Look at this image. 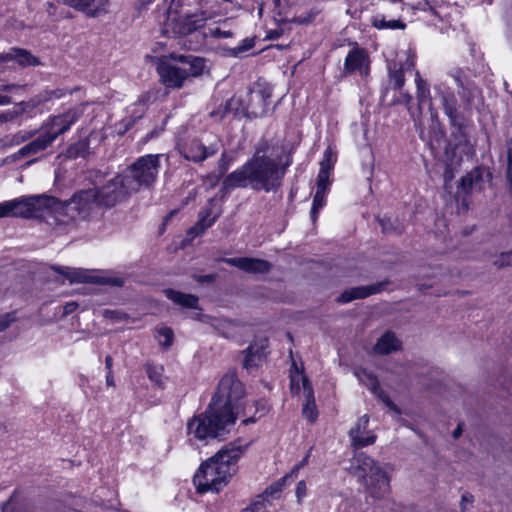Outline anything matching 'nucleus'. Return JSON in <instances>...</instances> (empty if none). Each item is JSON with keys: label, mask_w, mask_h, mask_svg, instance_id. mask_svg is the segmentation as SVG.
<instances>
[{"label": "nucleus", "mask_w": 512, "mask_h": 512, "mask_svg": "<svg viewBox=\"0 0 512 512\" xmlns=\"http://www.w3.org/2000/svg\"><path fill=\"white\" fill-rule=\"evenodd\" d=\"M244 395V386L236 375L225 374L208 408L188 419V442L192 445H207L213 440H223L233 430L238 416L244 411Z\"/></svg>", "instance_id": "f257e3e1"}, {"label": "nucleus", "mask_w": 512, "mask_h": 512, "mask_svg": "<svg viewBox=\"0 0 512 512\" xmlns=\"http://www.w3.org/2000/svg\"><path fill=\"white\" fill-rule=\"evenodd\" d=\"M246 446L229 443L206 459L196 470L193 483L198 493H219L232 480L238 470V461Z\"/></svg>", "instance_id": "f03ea898"}, {"label": "nucleus", "mask_w": 512, "mask_h": 512, "mask_svg": "<svg viewBox=\"0 0 512 512\" xmlns=\"http://www.w3.org/2000/svg\"><path fill=\"white\" fill-rule=\"evenodd\" d=\"M285 168L266 155L257 152L248 162L230 173L222 182L227 190L250 187L265 192L276 191L282 182Z\"/></svg>", "instance_id": "7ed1b4c3"}, {"label": "nucleus", "mask_w": 512, "mask_h": 512, "mask_svg": "<svg viewBox=\"0 0 512 512\" xmlns=\"http://www.w3.org/2000/svg\"><path fill=\"white\" fill-rule=\"evenodd\" d=\"M208 2L196 0H171L165 7L163 30L166 34L187 35L202 28L215 13L208 8Z\"/></svg>", "instance_id": "20e7f679"}, {"label": "nucleus", "mask_w": 512, "mask_h": 512, "mask_svg": "<svg viewBox=\"0 0 512 512\" xmlns=\"http://www.w3.org/2000/svg\"><path fill=\"white\" fill-rule=\"evenodd\" d=\"M208 71L205 59L193 55H170L158 66L161 82L168 88H181L190 77H198Z\"/></svg>", "instance_id": "39448f33"}, {"label": "nucleus", "mask_w": 512, "mask_h": 512, "mask_svg": "<svg viewBox=\"0 0 512 512\" xmlns=\"http://www.w3.org/2000/svg\"><path fill=\"white\" fill-rule=\"evenodd\" d=\"M79 117L77 109H72L63 115L53 117L46 125L45 131L35 140L23 146L16 153L6 158L7 162L17 161L18 159H29L26 165H30L36 161L33 158L40 152L44 151L60 134L67 131Z\"/></svg>", "instance_id": "423d86ee"}, {"label": "nucleus", "mask_w": 512, "mask_h": 512, "mask_svg": "<svg viewBox=\"0 0 512 512\" xmlns=\"http://www.w3.org/2000/svg\"><path fill=\"white\" fill-rule=\"evenodd\" d=\"M351 472L363 479L371 497L380 499L390 490V479L384 468L364 454L356 455L351 462Z\"/></svg>", "instance_id": "0eeeda50"}, {"label": "nucleus", "mask_w": 512, "mask_h": 512, "mask_svg": "<svg viewBox=\"0 0 512 512\" xmlns=\"http://www.w3.org/2000/svg\"><path fill=\"white\" fill-rule=\"evenodd\" d=\"M57 200L45 195L22 196L0 203V218L22 217L38 218L46 211L54 212Z\"/></svg>", "instance_id": "6e6552de"}, {"label": "nucleus", "mask_w": 512, "mask_h": 512, "mask_svg": "<svg viewBox=\"0 0 512 512\" xmlns=\"http://www.w3.org/2000/svg\"><path fill=\"white\" fill-rule=\"evenodd\" d=\"M159 155H145L123 172L127 184L126 187L133 193L141 186L151 185L159 173Z\"/></svg>", "instance_id": "1a4fd4ad"}, {"label": "nucleus", "mask_w": 512, "mask_h": 512, "mask_svg": "<svg viewBox=\"0 0 512 512\" xmlns=\"http://www.w3.org/2000/svg\"><path fill=\"white\" fill-rule=\"evenodd\" d=\"M336 160V152L331 146L327 147L323 153V158L320 162V169L317 176V187L311 208V218L313 221L316 220L320 210L326 205V197L331 185L330 176Z\"/></svg>", "instance_id": "9d476101"}, {"label": "nucleus", "mask_w": 512, "mask_h": 512, "mask_svg": "<svg viewBox=\"0 0 512 512\" xmlns=\"http://www.w3.org/2000/svg\"><path fill=\"white\" fill-rule=\"evenodd\" d=\"M290 387L293 395H303V415L308 420L314 421L317 417L314 392L307 377L304 375L302 365L299 366L294 361L290 370Z\"/></svg>", "instance_id": "9b49d317"}, {"label": "nucleus", "mask_w": 512, "mask_h": 512, "mask_svg": "<svg viewBox=\"0 0 512 512\" xmlns=\"http://www.w3.org/2000/svg\"><path fill=\"white\" fill-rule=\"evenodd\" d=\"M411 6L414 9L421 10L424 13L423 19L440 31H444L450 25L452 13L456 11V8L445 2L418 0L412 3Z\"/></svg>", "instance_id": "f8f14e48"}, {"label": "nucleus", "mask_w": 512, "mask_h": 512, "mask_svg": "<svg viewBox=\"0 0 512 512\" xmlns=\"http://www.w3.org/2000/svg\"><path fill=\"white\" fill-rule=\"evenodd\" d=\"M55 270L61 274L69 283H94V284H111L119 286L122 280L111 277L106 272L99 270H88L72 267H57Z\"/></svg>", "instance_id": "ddd939ff"}, {"label": "nucleus", "mask_w": 512, "mask_h": 512, "mask_svg": "<svg viewBox=\"0 0 512 512\" xmlns=\"http://www.w3.org/2000/svg\"><path fill=\"white\" fill-rule=\"evenodd\" d=\"M126 184L123 173L108 181L99 190L95 191L97 204L113 206L132 194V190L128 189Z\"/></svg>", "instance_id": "4468645a"}, {"label": "nucleus", "mask_w": 512, "mask_h": 512, "mask_svg": "<svg viewBox=\"0 0 512 512\" xmlns=\"http://www.w3.org/2000/svg\"><path fill=\"white\" fill-rule=\"evenodd\" d=\"M94 204H97L95 190L90 189L74 194V196L64 204L57 201L54 211L63 210L71 218H75L76 215L91 209Z\"/></svg>", "instance_id": "2eb2a0df"}, {"label": "nucleus", "mask_w": 512, "mask_h": 512, "mask_svg": "<svg viewBox=\"0 0 512 512\" xmlns=\"http://www.w3.org/2000/svg\"><path fill=\"white\" fill-rule=\"evenodd\" d=\"M63 96L62 91H45L43 94L38 95L37 97L31 99L29 102L21 103L19 106L15 107L12 111H7L5 113L0 114V122L12 120L13 118L22 115L24 113H32V110L38 105L49 101L53 98H60Z\"/></svg>", "instance_id": "dca6fc26"}, {"label": "nucleus", "mask_w": 512, "mask_h": 512, "mask_svg": "<svg viewBox=\"0 0 512 512\" xmlns=\"http://www.w3.org/2000/svg\"><path fill=\"white\" fill-rule=\"evenodd\" d=\"M368 423L369 416L363 415L357 420L355 425L351 428L349 436L353 446L365 447L375 442V434L372 431L367 430Z\"/></svg>", "instance_id": "f3484780"}, {"label": "nucleus", "mask_w": 512, "mask_h": 512, "mask_svg": "<svg viewBox=\"0 0 512 512\" xmlns=\"http://www.w3.org/2000/svg\"><path fill=\"white\" fill-rule=\"evenodd\" d=\"M70 7L89 17H97L107 11L109 0H64Z\"/></svg>", "instance_id": "a211bd4d"}, {"label": "nucleus", "mask_w": 512, "mask_h": 512, "mask_svg": "<svg viewBox=\"0 0 512 512\" xmlns=\"http://www.w3.org/2000/svg\"><path fill=\"white\" fill-rule=\"evenodd\" d=\"M344 67L347 72H359L361 75H367L369 72V57L365 50L361 48L351 50L345 58Z\"/></svg>", "instance_id": "6ab92c4d"}, {"label": "nucleus", "mask_w": 512, "mask_h": 512, "mask_svg": "<svg viewBox=\"0 0 512 512\" xmlns=\"http://www.w3.org/2000/svg\"><path fill=\"white\" fill-rule=\"evenodd\" d=\"M36 59L25 50L14 49L4 56L0 57V72L6 68H14L15 65H35Z\"/></svg>", "instance_id": "aec40b11"}, {"label": "nucleus", "mask_w": 512, "mask_h": 512, "mask_svg": "<svg viewBox=\"0 0 512 512\" xmlns=\"http://www.w3.org/2000/svg\"><path fill=\"white\" fill-rule=\"evenodd\" d=\"M355 375L359 381L370 389L372 393L377 395L387 405V407L395 411L397 414L400 413L397 407L383 394L382 390L378 386L377 378L373 373L365 369H361L356 371Z\"/></svg>", "instance_id": "412c9836"}, {"label": "nucleus", "mask_w": 512, "mask_h": 512, "mask_svg": "<svg viewBox=\"0 0 512 512\" xmlns=\"http://www.w3.org/2000/svg\"><path fill=\"white\" fill-rule=\"evenodd\" d=\"M225 262L249 273H264L270 269V264L267 261L255 258H230Z\"/></svg>", "instance_id": "4be33fe9"}, {"label": "nucleus", "mask_w": 512, "mask_h": 512, "mask_svg": "<svg viewBox=\"0 0 512 512\" xmlns=\"http://www.w3.org/2000/svg\"><path fill=\"white\" fill-rule=\"evenodd\" d=\"M268 341L261 339L253 342L246 351L244 366L252 368L258 366L267 355Z\"/></svg>", "instance_id": "5701e85b"}, {"label": "nucleus", "mask_w": 512, "mask_h": 512, "mask_svg": "<svg viewBox=\"0 0 512 512\" xmlns=\"http://www.w3.org/2000/svg\"><path fill=\"white\" fill-rule=\"evenodd\" d=\"M211 326L226 338H234L244 329L242 323L223 318L212 319Z\"/></svg>", "instance_id": "b1692460"}, {"label": "nucleus", "mask_w": 512, "mask_h": 512, "mask_svg": "<svg viewBox=\"0 0 512 512\" xmlns=\"http://www.w3.org/2000/svg\"><path fill=\"white\" fill-rule=\"evenodd\" d=\"M401 347L400 340L391 332H386L377 341L374 351L377 354H389L399 350Z\"/></svg>", "instance_id": "393cba45"}, {"label": "nucleus", "mask_w": 512, "mask_h": 512, "mask_svg": "<svg viewBox=\"0 0 512 512\" xmlns=\"http://www.w3.org/2000/svg\"><path fill=\"white\" fill-rule=\"evenodd\" d=\"M378 291H380V288L375 285L351 288L340 295L339 301L343 303L350 302L354 299L365 298Z\"/></svg>", "instance_id": "a878e982"}, {"label": "nucleus", "mask_w": 512, "mask_h": 512, "mask_svg": "<svg viewBox=\"0 0 512 512\" xmlns=\"http://www.w3.org/2000/svg\"><path fill=\"white\" fill-rule=\"evenodd\" d=\"M370 22L374 28L379 29V30H384V29L404 30L406 28V24L404 22H402L401 20H399V19L387 20L386 16L381 13H376V14L372 15Z\"/></svg>", "instance_id": "bb28decb"}, {"label": "nucleus", "mask_w": 512, "mask_h": 512, "mask_svg": "<svg viewBox=\"0 0 512 512\" xmlns=\"http://www.w3.org/2000/svg\"><path fill=\"white\" fill-rule=\"evenodd\" d=\"M146 110V101L142 98L133 103L126 109L127 118L125 121V130H127L137 119L141 118Z\"/></svg>", "instance_id": "cd10ccee"}, {"label": "nucleus", "mask_w": 512, "mask_h": 512, "mask_svg": "<svg viewBox=\"0 0 512 512\" xmlns=\"http://www.w3.org/2000/svg\"><path fill=\"white\" fill-rule=\"evenodd\" d=\"M165 293L170 300L183 307L194 308L198 302V299L190 294H183L174 290H166Z\"/></svg>", "instance_id": "c85d7f7f"}, {"label": "nucleus", "mask_w": 512, "mask_h": 512, "mask_svg": "<svg viewBox=\"0 0 512 512\" xmlns=\"http://www.w3.org/2000/svg\"><path fill=\"white\" fill-rule=\"evenodd\" d=\"M183 153L186 159L192 161H202L207 157L205 147L197 141L193 142Z\"/></svg>", "instance_id": "c756f323"}, {"label": "nucleus", "mask_w": 512, "mask_h": 512, "mask_svg": "<svg viewBox=\"0 0 512 512\" xmlns=\"http://www.w3.org/2000/svg\"><path fill=\"white\" fill-rule=\"evenodd\" d=\"M149 379L156 385L163 387L165 384V377L163 375L164 368L160 365H147L146 368Z\"/></svg>", "instance_id": "7c9ffc66"}, {"label": "nucleus", "mask_w": 512, "mask_h": 512, "mask_svg": "<svg viewBox=\"0 0 512 512\" xmlns=\"http://www.w3.org/2000/svg\"><path fill=\"white\" fill-rule=\"evenodd\" d=\"M269 508V499L257 497L256 500L250 506L243 509L241 512H269Z\"/></svg>", "instance_id": "2f4dec72"}, {"label": "nucleus", "mask_w": 512, "mask_h": 512, "mask_svg": "<svg viewBox=\"0 0 512 512\" xmlns=\"http://www.w3.org/2000/svg\"><path fill=\"white\" fill-rule=\"evenodd\" d=\"M156 337L160 345L168 347L172 344L173 332L168 327H160L157 329Z\"/></svg>", "instance_id": "473e14b6"}, {"label": "nucleus", "mask_w": 512, "mask_h": 512, "mask_svg": "<svg viewBox=\"0 0 512 512\" xmlns=\"http://www.w3.org/2000/svg\"><path fill=\"white\" fill-rule=\"evenodd\" d=\"M282 483H275L268 487L262 495L258 497H263L270 500V507L272 506L273 500H278L280 498V494L282 491Z\"/></svg>", "instance_id": "72a5a7b5"}, {"label": "nucleus", "mask_w": 512, "mask_h": 512, "mask_svg": "<svg viewBox=\"0 0 512 512\" xmlns=\"http://www.w3.org/2000/svg\"><path fill=\"white\" fill-rule=\"evenodd\" d=\"M216 217V214L210 217V214L202 213L198 223L193 228V231H197V233L203 232L206 228L210 227L214 223Z\"/></svg>", "instance_id": "f704fd0d"}, {"label": "nucleus", "mask_w": 512, "mask_h": 512, "mask_svg": "<svg viewBox=\"0 0 512 512\" xmlns=\"http://www.w3.org/2000/svg\"><path fill=\"white\" fill-rule=\"evenodd\" d=\"M443 105L447 116L454 121L456 114V101L454 97L443 96Z\"/></svg>", "instance_id": "c9c22d12"}, {"label": "nucleus", "mask_w": 512, "mask_h": 512, "mask_svg": "<svg viewBox=\"0 0 512 512\" xmlns=\"http://www.w3.org/2000/svg\"><path fill=\"white\" fill-rule=\"evenodd\" d=\"M417 93H418V99H419V106L420 109L426 104V99L429 95V90L425 86V84L422 82L421 79H417Z\"/></svg>", "instance_id": "e433bc0d"}, {"label": "nucleus", "mask_w": 512, "mask_h": 512, "mask_svg": "<svg viewBox=\"0 0 512 512\" xmlns=\"http://www.w3.org/2000/svg\"><path fill=\"white\" fill-rule=\"evenodd\" d=\"M16 321L14 312L5 313L0 316V332L6 330L13 322Z\"/></svg>", "instance_id": "4c0bfd02"}, {"label": "nucleus", "mask_w": 512, "mask_h": 512, "mask_svg": "<svg viewBox=\"0 0 512 512\" xmlns=\"http://www.w3.org/2000/svg\"><path fill=\"white\" fill-rule=\"evenodd\" d=\"M494 264L498 267H505L512 265V252L501 254L495 261Z\"/></svg>", "instance_id": "58836bf2"}, {"label": "nucleus", "mask_w": 512, "mask_h": 512, "mask_svg": "<svg viewBox=\"0 0 512 512\" xmlns=\"http://www.w3.org/2000/svg\"><path fill=\"white\" fill-rule=\"evenodd\" d=\"M207 34L215 38H229L232 36L230 31L222 30L220 27L210 28Z\"/></svg>", "instance_id": "ea45409f"}, {"label": "nucleus", "mask_w": 512, "mask_h": 512, "mask_svg": "<svg viewBox=\"0 0 512 512\" xmlns=\"http://www.w3.org/2000/svg\"><path fill=\"white\" fill-rule=\"evenodd\" d=\"M306 483L305 481H299L297 483V487H296V496L298 498V501H301L302 498H304L306 496Z\"/></svg>", "instance_id": "a19ab883"}, {"label": "nucleus", "mask_w": 512, "mask_h": 512, "mask_svg": "<svg viewBox=\"0 0 512 512\" xmlns=\"http://www.w3.org/2000/svg\"><path fill=\"white\" fill-rule=\"evenodd\" d=\"M0 89L5 92L17 94V93L23 91L24 87L20 86V85L11 84V85L2 86Z\"/></svg>", "instance_id": "79ce46f5"}, {"label": "nucleus", "mask_w": 512, "mask_h": 512, "mask_svg": "<svg viewBox=\"0 0 512 512\" xmlns=\"http://www.w3.org/2000/svg\"><path fill=\"white\" fill-rule=\"evenodd\" d=\"M472 502H473V496L471 494H469V493L463 494L462 501H461L462 510H466L468 508V505H470Z\"/></svg>", "instance_id": "37998d69"}, {"label": "nucleus", "mask_w": 512, "mask_h": 512, "mask_svg": "<svg viewBox=\"0 0 512 512\" xmlns=\"http://www.w3.org/2000/svg\"><path fill=\"white\" fill-rule=\"evenodd\" d=\"M450 77L455 82L457 87L462 88L463 82H462V73L460 71H455L454 73L450 74Z\"/></svg>", "instance_id": "c03bdc74"}, {"label": "nucleus", "mask_w": 512, "mask_h": 512, "mask_svg": "<svg viewBox=\"0 0 512 512\" xmlns=\"http://www.w3.org/2000/svg\"><path fill=\"white\" fill-rule=\"evenodd\" d=\"M315 16H316V12H311V13L309 14V17H308V18H306V17H301V16H300V17H298V18L296 19V22H297V23H299V24L308 23V22H310L312 19H314V18H315Z\"/></svg>", "instance_id": "a18cd8bd"}, {"label": "nucleus", "mask_w": 512, "mask_h": 512, "mask_svg": "<svg viewBox=\"0 0 512 512\" xmlns=\"http://www.w3.org/2000/svg\"><path fill=\"white\" fill-rule=\"evenodd\" d=\"M77 308V304L75 302L67 303L64 307L65 313H71Z\"/></svg>", "instance_id": "49530a36"}, {"label": "nucleus", "mask_w": 512, "mask_h": 512, "mask_svg": "<svg viewBox=\"0 0 512 512\" xmlns=\"http://www.w3.org/2000/svg\"><path fill=\"white\" fill-rule=\"evenodd\" d=\"M11 102V97L0 94V106L7 105Z\"/></svg>", "instance_id": "de8ad7c7"}, {"label": "nucleus", "mask_w": 512, "mask_h": 512, "mask_svg": "<svg viewBox=\"0 0 512 512\" xmlns=\"http://www.w3.org/2000/svg\"><path fill=\"white\" fill-rule=\"evenodd\" d=\"M403 83H404V79H403L402 75H397L396 76V85L398 87H401L403 85Z\"/></svg>", "instance_id": "09e8293b"}, {"label": "nucleus", "mask_w": 512, "mask_h": 512, "mask_svg": "<svg viewBox=\"0 0 512 512\" xmlns=\"http://www.w3.org/2000/svg\"><path fill=\"white\" fill-rule=\"evenodd\" d=\"M105 363H106V367L108 369H110L111 366H112V358L110 356H107L106 359H105Z\"/></svg>", "instance_id": "8fccbe9b"}, {"label": "nucleus", "mask_w": 512, "mask_h": 512, "mask_svg": "<svg viewBox=\"0 0 512 512\" xmlns=\"http://www.w3.org/2000/svg\"><path fill=\"white\" fill-rule=\"evenodd\" d=\"M430 117L432 121L436 119V113L432 110V108H430Z\"/></svg>", "instance_id": "3c124183"}, {"label": "nucleus", "mask_w": 512, "mask_h": 512, "mask_svg": "<svg viewBox=\"0 0 512 512\" xmlns=\"http://www.w3.org/2000/svg\"><path fill=\"white\" fill-rule=\"evenodd\" d=\"M461 433V430H460V427H458L455 431H454V437L457 438Z\"/></svg>", "instance_id": "603ef678"}, {"label": "nucleus", "mask_w": 512, "mask_h": 512, "mask_svg": "<svg viewBox=\"0 0 512 512\" xmlns=\"http://www.w3.org/2000/svg\"><path fill=\"white\" fill-rule=\"evenodd\" d=\"M253 421H254L253 419L249 418V419L244 420V423L247 424V423L253 422Z\"/></svg>", "instance_id": "864d4df0"}, {"label": "nucleus", "mask_w": 512, "mask_h": 512, "mask_svg": "<svg viewBox=\"0 0 512 512\" xmlns=\"http://www.w3.org/2000/svg\"><path fill=\"white\" fill-rule=\"evenodd\" d=\"M444 178H445V180L447 181L448 179H451V178H452V176H448V174L446 173V174L444 175Z\"/></svg>", "instance_id": "5fc2aeb1"}, {"label": "nucleus", "mask_w": 512, "mask_h": 512, "mask_svg": "<svg viewBox=\"0 0 512 512\" xmlns=\"http://www.w3.org/2000/svg\"><path fill=\"white\" fill-rule=\"evenodd\" d=\"M8 505H9V503H5V504L3 505V511H4V512L6 511V509H7Z\"/></svg>", "instance_id": "6e6d98bb"}, {"label": "nucleus", "mask_w": 512, "mask_h": 512, "mask_svg": "<svg viewBox=\"0 0 512 512\" xmlns=\"http://www.w3.org/2000/svg\"><path fill=\"white\" fill-rule=\"evenodd\" d=\"M111 381H112V380L110 379V377H107V383H108V384H111Z\"/></svg>", "instance_id": "4d7b16f0"}]
</instances>
